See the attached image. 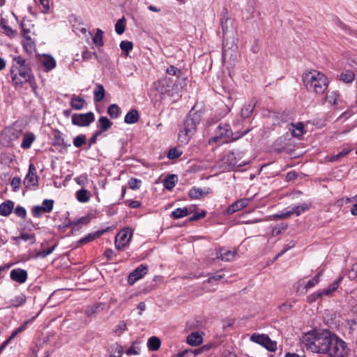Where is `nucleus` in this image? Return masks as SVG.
Here are the masks:
<instances>
[{
  "mask_svg": "<svg viewBox=\"0 0 357 357\" xmlns=\"http://www.w3.org/2000/svg\"><path fill=\"white\" fill-rule=\"evenodd\" d=\"M23 182L26 188H31L38 185V180L36 175V168L33 163L29 165L28 174Z\"/></svg>",
  "mask_w": 357,
  "mask_h": 357,
  "instance_id": "f8f14e48",
  "label": "nucleus"
},
{
  "mask_svg": "<svg viewBox=\"0 0 357 357\" xmlns=\"http://www.w3.org/2000/svg\"><path fill=\"white\" fill-rule=\"evenodd\" d=\"M76 199L81 203L88 202L90 199V192L82 188L76 192Z\"/></svg>",
  "mask_w": 357,
  "mask_h": 357,
  "instance_id": "cd10ccee",
  "label": "nucleus"
},
{
  "mask_svg": "<svg viewBox=\"0 0 357 357\" xmlns=\"http://www.w3.org/2000/svg\"><path fill=\"white\" fill-rule=\"evenodd\" d=\"M342 280V277L340 276L335 281H334L332 284H331L328 287L331 289L332 293L337 290L339 287L340 284L341 283Z\"/></svg>",
  "mask_w": 357,
  "mask_h": 357,
  "instance_id": "680f3d73",
  "label": "nucleus"
},
{
  "mask_svg": "<svg viewBox=\"0 0 357 357\" xmlns=\"http://www.w3.org/2000/svg\"><path fill=\"white\" fill-rule=\"evenodd\" d=\"M236 158H235V155H234V153H229L228 155H227V160H229V166L230 167H235V166H241L242 164L241 163H238V161H236V160H235Z\"/></svg>",
  "mask_w": 357,
  "mask_h": 357,
  "instance_id": "6e6d98bb",
  "label": "nucleus"
},
{
  "mask_svg": "<svg viewBox=\"0 0 357 357\" xmlns=\"http://www.w3.org/2000/svg\"><path fill=\"white\" fill-rule=\"evenodd\" d=\"M86 142V137L85 135H79L75 137L73 144L75 147L79 148Z\"/></svg>",
  "mask_w": 357,
  "mask_h": 357,
  "instance_id": "c03bdc74",
  "label": "nucleus"
},
{
  "mask_svg": "<svg viewBox=\"0 0 357 357\" xmlns=\"http://www.w3.org/2000/svg\"><path fill=\"white\" fill-rule=\"evenodd\" d=\"M10 75L12 82L15 87H21L24 83L28 82L33 92L37 94V84L31 73V70L26 63V60L21 56L13 58Z\"/></svg>",
  "mask_w": 357,
  "mask_h": 357,
  "instance_id": "f257e3e1",
  "label": "nucleus"
},
{
  "mask_svg": "<svg viewBox=\"0 0 357 357\" xmlns=\"http://www.w3.org/2000/svg\"><path fill=\"white\" fill-rule=\"evenodd\" d=\"M10 276L13 280L20 284H22L25 282L27 279V273L23 269H13L10 271Z\"/></svg>",
  "mask_w": 357,
  "mask_h": 357,
  "instance_id": "f3484780",
  "label": "nucleus"
},
{
  "mask_svg": "<svg viewBox=\"0 0 357 357\" xmlns=\"http://www.w3.org/2000/svg\"><path fill=\"white\" fill-rule=\"evenodd\" d=\"M26 302V297L24 294H20L19 295L15 296L10 301V304L11 307H17L23 305Z\"/></svg>",
  "mask_w": 357,
  "mask_h": 357,
  "instance_id": "c756f323",
  "label": "nucleus"
},
{
  "mask_svg": "<svg viewBox=\"0 0 357 357\" xmlns=\"http://www.w3.org/2000/svg\"><path fill=\"white\" fill-rule=\"evenodd\" d=\"M120 108L116 104H112L107 108V113L112 119H116L119 115Z\"/></svg>",
  "mask_w": 357,
  "mask_h": 357,
  "instance_id": "a19ab883",
  "label": "nucleus"
},
{
  "mask_svg": "<svg viewBox=\"0 0 357 357\" xmlns=\"http://www.w3.org/2000/svg\"><path fill=\"white\" fill-rule=\"evenodd\" d=\"M200 121V115L195 112L190 113L185 119L183 126L196 132L197 126L199 124Z\"/></svg>",
  "mask_w": 357,
  "mask_h": 357,
  "instance_id": "ddd939ff",
  "label": "nucleus"
},
{
  "mask_svg": "<svg viewBox=\"0 0 357 357\" xmlns=\"http://www.w3.org/2000/svg\"><path fill=\"white\" fill-rule=\"evenodd\" d=\"M56 245H53L47 250H44L37 254V257H41V258H45L47 256L50 255L54 250Z\"/></svg>",
  "mask_w": 357,
  "mask_h": 357,
  "instance_id": "13d9d810",
  "label": "nucleus"
},
{
  "mask_svg": "<svg viewBox=\"0 0 357 357\" xmlns=\"http://www.w3.org/2000/svg\"><path fill=\"white\" fill-rule=\"evenodd\" d=\"M14 207L13 202L10 200L6 201L0 205V215L8 216L13 211Z\"/></svg>",
  "mask_w": 357,
  "mask_h": 357,
  "instance_id": "4be33fe9",
  "label": "nucleus"
},
{
  "mask_svg": "<svg viewBox=\"0 0 357 357\" xmlns=\"http://www.w3.org/2000/svg\"><path fill=\"white\" fill-rule=\"evenodd\" d=\"M160 345L161 341L158 337L153 336L149 338L147 342V347L149 351H157L160 349Z\"/></svg>",
  "mask_w": 357,
  "mask_h": 357,
  "instance_id": "bb28decb",
  "label": "nucleus"
},
{
  "mask_svg": "<svg viewBox=\"0 0 357 357\" xmlns=\"http://www.w3.org/2000/svg\"><path fill=\"white\" fill-rule=\"evenodd\" d=\"M292 135L294 137H300L303 134V124L301 122H298L296 124H291Z\"/></svg>",
  "mask_w": 357,
  "mask_h": 357,
  "instance_id": "e433bc0d",
  "label": "nucleus"
},
{
  "mask_svg": "<svg viewBox=\"0 0 357 357\" xmlns=\"http://www.w3.org/2000/svg\"><path fill=\"white\" fill-rule=\"evenodd\" d=\"M332 294L333 293L331 291V289L328 287H327L326 289H324L322 290H319V291H318L317 292H314L312 294L308 296V300L310 302H314L317 298H321L323 296H331V295H332Z\"/></svg>",
  "mask_w": 357,
  "mask_h": 357,
  "instance_id": "a878e982",
  "label": "nucleus"
},
{
  "mask_svg": "<svg viewBox=\"0 0 357 357\" xmlns=\"http://www.w3.org/2000/svg\"><path fill=\"white\" fill-rule=\"evenodd\" d=\"M177 178L175 175H169L165 180L163 185L167 190H172L174 188Z\"/></svg>",
  "mask_w": 357,
  "mask_h": 357,
  "instance_id": "473e14b6",
  "label": "nucleus"
},
{
  "mask_svg": "<svg viewBox=\"0 0 357 357\" xmlns=\"http://www.w3.org/2000/svg\"><path fill=\"white\" fill-rule=\"evenodd\" d=\"M15 213L20 218H24L26 215V209L23 206H17L15 209Z\"/></svg>",
  "mask_w": 357,
  "mask_h": 357,
  "instance_id": "bf43d9fd",
  "label": "nucleus"
},
{
  "mask_svg": "<svg viewBox=\"0 0 357 357\" xmlns=\"http://www.w3.org/2000/svg\"><path fill=\"white\" fill-rule=\"evenodd\" d=\"M101 133L107 130L112 125V123L106 116H101L99 119Z\"/></svg>",
  "mask_w": 357,
  "mask_h": 357,
  "instance_id": "c9c22d12",
  "label": "nucleus"
},
{
  "mask_svg": "<svg viewBox=\"0 0 357 357\" xmlns=\"http://www.w3.org/2000/svg\"><path fill=\"white\" fill-rule=\"evenodd\" d=\"M93 42L97 47L103 46V31L97 29L95 36L93 37Z\"/></svg>",
  "mask_w": 357,
  "mask_h": 357,
  "instance_id": "f704fd0d",
  "label": "nucleus"
},
{
  "mask_svg": "<svg viewBox=\"0 0 357 357\" xmlns=\"http://www.w3.org/2000/svg\"><path fill=\"white\" fill-rule=\"evenodd\" d=\"M132 231L129 228L121 230L115 238V247L117 250H122L130 241Z\"/></svg>",
  "mask_w": 357,
  "mask_h": 357,
  "instance_id": "1a4fd4ad",
  "label": "nucleus"
},
{
  "mask_svg": "<svg viewBox=\"0 0 357 357\" xmlns=\"http://www.w3.org/2000/svg\"><path fill=\"white\" fill-rule=\"evenodd\" d=\"M101 305H102V304L99 303V304H98L96 305H93V306L91 307L90 308H89L87 310V311H86V313H87L88 316H91L93 314L99 312L100 310V308L102 309Z\"/></svg>",
  "mask_w": 357,
  "mask_h": 357,
  "instance_id": "4d7b16f0",
  "label": "nucleus"
},
{
  "mask_svg": "<svg viewBox=\"0 0 357 357\" xmlns=\"http://www.w3.org/2000/svg\"><path fill=\"white\" fill-rule=\"evenodd\" d=\"M35 319V317H33L32 319H29V320H28V321H25V322H24L22 326H20V327H18V328H17V329H16V330L13 333V334H12V335H11V338H12V337H15V336L18 333H20V332L23 331L24 330H25V329H26V325H27L28 324L31 323V322L33 321V319Z\"/></svg>",
  "mask_w": 357,
  "mask_h": 357,
  "instance_id": "5fc2aeb1",
  "label": "nucleus"
},
{
  "mask_svg": "<svg viewBox=\"0 0 357 357\" xmlns=\"http://www.w3.org/2000/svg\"><path fill=\"white\" fill-rule=\"evenodd\" d=\"M249 132L248 130L239 133H233L229 125L225 124L223 126L220 125L217 129L216 134L209 140V143L211 142H218L221 139H223L222 143L228 142L230 140H237L246 135Z\"/></svg>",
  "mask_w": 357,
  "mask_h": 357,
  "instance_id": "39448f33",
  "label": "nucleus"
},
{
  "mask_svg": "<svg viewBox=\"0 0 357 357\" xmlns=\"http://www.w3.org/2000/svg\"><path fill=\"white\" fill-rule=\"evenodd\" d=\"M138 119L139 113L137 110L132 109L126 114L124 118V121L128 124H132L137 122Z\"/></svg>",
  "mask_w": 357,
  "mask_h": 357,
  "instance_id": "393cba45",
  "label": "nucleus"
},
{
  "mask_svg": "<svg viewBox=\"0 0 357 357\" xmlns=\"http://www.w3.org/2000/svg\"><path fill=\"white\" fill-rule=\"evenodd\" d=\"M250 201V199L244 198L238 199L234 202L232 204H231L226 210V213L227 215H231L235 212L245 208L248 206Z\"/></svg>",
  "mask_w": 357,
  "mask_h": 357,
  "instance_id": "2eb2a0df",
  "label": "nucleus"
},
{
  "mask_svg": "<svg viewBox=\"0 0 357 357\" xmlns=\"http://www.w3.org/2000/svg\"><path fill=\"white\" fill-rule=\"evenodd\" d=\"M13 240L16 242H20V241H30L31 243H33L36 241L34 234H27V233H22L19 236L13 237Z\"/></svg>",
  "mask_w": 357,
  "mask_h": 357,
  "instance_id": "72a5a7b5",
  "label": "nucleus"
},
{
  "mask_svg": "<svg viewBox=\"0 0 357 357\" xmlns=\"http://www.w3.org/2000/svg\"><path fill=\"white\" fill-rule=\"evenodd\" d=\"M202 335L196 332L190 333L187 337V343L191 346H198L202 343Z\"/></svg>",
  "mask_w": 357,
  "mask_h": 357,
  "instance_id": "5701e85b",
  "label": "nucleus"
},
{
  "mask_svg": "<svg viewBox=\"0 0 357 357\" xmlns=\"http://www.w3.org/2000/svg\"><path fill=\"white\" fill-rule=\"evenodd\" d=\"M123 354V348L120 346H117L114 353L110 354L109 357H121Z\"/></svg>",
  "mask_w": 357,
  "mask_h": 357,
  "instance_id": "338daca9",
  "label": "nucleus"
},
{
  "mask_svg": "<svg viewBox=\"0 0 357 357\" xmlns=\"http://www.w3.org/2000/svg\"><path fill=\"white\" fill-rule=\"evenodd\" d=\"M148 266L145 264H141L131 272L128 276V282L130 284H133L137 280L142 278L147 273Z\"/></svg>",
  "mask_w": 357,
  "mask_h": 357,
  "instance_id": "4468645a",
  "label": "nucleus"
},
{
  "mask_svg": "<svg viewBox=\"0 0 357 357\" xmlns=\"http://www.w3.org/2000/svg\"><path fill=\"white\" fill-rule=\"evenodd\" d=\"M339 98L340 94L338 91H328L326 95V100L331 105H337Z\"/></svg>",
  "mask_w": 357,
  "mask_h": 357,
  "instance_id": "2f4dec72",
  "label": "nucleus"
},
{
  "mask_svg": "<svg viewBox=\"0 0 357 357\" xmlns=\"http://www.w3.org/2000/svg\"><path fill=\"white\" fill-rule=\"evenodd\" d=\"M40 63L45 68V70L48 72L56 67V60L50 55L45 54L40 59Z\"/></svg>",
  "mask_w": 357,
  "mask_h": 357,
  "instance_id": "6ab92c4d",
  "label": "nucleus"
},
{
  "mask_svg": "<svg viewBox=\"0 0 357 357\" xmlns=\"http://www.w3.org/2000/svg\"><path fill=\"white\" fill-rule=\"evenodd\" d=\"M94 120L95 116L92 112L85 114H75L72 116V123L79 127L89 126Z\"/></svg>",
  "mask_w": 357,
  "mask_h": 357,
  "instance_id": "0eeeda50",
  "label": "nucleus"
},
{
  "mask_svg": "<svg viewBox=\"0 0 357 357\" xmlns=\"http://www.w3.org/2000/svg\"><path fill=\"white\" fill-rule=\"evenodd\" d=\"M142 181L139 179L132 178L128 181L129 188L132 190L139 189L141 186Z\"/></svg>",
  "mask_w": 357,
  "mask_h": 357,
  "instance_id": "8fccbe9b",
  "label": "nucleus"
},
{
  "mask_svg": "<svg viewBox=\"0 0 357 357\" xmlns=\"http://www.w3.org/2000/svg\"><path fill=\"white\" fill-rule=\"evenodd\" d=\"M54 144L62 147H68L70 146V144L65 143L64 139L63 138L62 135L60 132H55Z\"/></svg>",
  "mask_w": 357,
  "mask_h": 357,
  "instance_id": "37998d69",
  "label": "nucleus"
},
{
  "mask_svg": "<svg viewBox=\"0 0 357 357\" xmlns=\"http://www.w3.org/2000/svg\"><path fill=\"white\" fill-rule=\"evenodd\" d=\"M250 340L254 342L262 345L269 351H275L277 349L276 342L272 341L266 335L253 334L250 337Z\"/></svg>",
  "mask_w": 357,
  "mask_h": 357,
  "instance_id": "6e6552de",
  "label": "nucleus"
},
{
  "mask_svg": "<svg viewBox=\"0 0 357 357\" xmlns=\"http://www.w3.org/2000/svg\"><path fill=\"white\" fill-rule=\"evenodd\" d=\"M125 18L119 19L115 24V31L117 34L121 35L125 31Z\"/></svg>",
  "mask_w": 357,
  "mask_h": 357,
  "instance_id": "a18cd8bd",
  "label": "nucleus"
},
{
  "mask_svg": "<svg viewBox=\"0 0 357 357\" xmlns=\"http://www.w3.org/2000/svg\"><path fill=\"white\" fill-rule=\"evenodd\" d=\"M235 255V252L220 248L217 252L216 258L222 261H231L234 259Z\"/></svg>",
  "mask_w": 357,
  "mask_h": 357,
  "instance_id": "aec40b11",
  "label": "nucleus"
},
{
  "mask_svg": "<svg viewBox=\"0 0 357 357\" xmlns=\"http://www.w3.org/2000/svg\"><path fill=\"white\" fill-rule=\"evenodd\" d=\"M310 208V204L303 203L301 205L295 206L291 208L289 207L287 211L281 214L275 215V218H288L291 215H300L303 212L307 211Z\"/></svg>",
  "mask_w": 357,
  "mask_h": 357,
  "instance_id": "9d476101",
  "label": "nucleus"
},
{
  "mask_svg": "<svg viewBox=\"0 0 357 357\" xmlns=\"http://www.w3.org/2000/svg\"><path fill=\"white\" fill-rule=\"evenodd\" d=\"M177 80H174L171 77H165L155 82V89L161 94H166L168 96H174L178 94L181 87L176 83Z\"/></svg>",
  "mask_w": 357,
  "mask_h": 357,
  "instance_id": "423d86ee",
  "label": "nucleus"
},
{
  "mask_svg": "<svg viewBox=\"0 0 357 357\" xmlns=\"http://www.w3.org/2000/svg\"><path fill=\"white\" fill-rule=\"evenodd\" d=\"M296 245L295 241H292L288 243V245L286 246L284 249H283L281 252H280L276 256L275 259H278L279 257L282 256L283 254H284L287 250H289L290 248H294Z\"/></svg>",
  "mask_w": 357,
  "mask_h": 357,
  "instance_id": "69168bd1",
  "label": "nucleus"
},
{
  "mask_svg": "<svg viewBox=\"0 0 357 357\" xmlns=\"http://www.w3.org/2000/svg\"><path fill=\"white\" fill-rule=\"evenodd\" d=\"M85 103L84 99L80 96L73 95L70 99L71 107L77 110L83 109Z\"/></svg>",
  "mask_w": 357,
  "mask_h": 357,
  "instance_id": "b1692460",
  "label": "nucleus"
},
{
  "mask_svg": "<svg viewBox=\"0 0 357 357\" xmlns=\"http://www.w3.org/2000/svg\"><path fill=\"white\" fill-rule=\"evenodd\" d=\"M195 133L193 130H190L189 128H185L183 126V128L181 129L178 139L180 142V143L183 144H186L190 141V138L193 136V135Z\"/></svg>",
  "mask_w": 357,
  "mask_h": 357,
  "instance_id": "a211bd4d",
  "label": "nucleus"
},
{
  "mask_svg": "<svg viewBox=\"0 0 357 357\" xmlns=\"http://www.w3.org/2000/svg\"><path fill=\"white\" fill-rule=\"evenodd\" d=\"M54 206L52 199H45L42 205L33 207L31 213L34 217H40L42 214L52 211Z\"/></svg>",
  "mask_w": 357,
  "mask_h": 357,
  "instance_id": "9b49d317",
  "label": "nucleus"
},
{
  "mask_svg": "<svg viewBox=\"0 0 357 357\" xmlns=\"http://www.w3.org/2000/svg\"><path fill=\"white\" fill-rule=\"evenodd\" d=\"M321 274V272H319L317 275H316L312 280H309L307 283L306 284L305 288L306 289H310L315 286L317 284H318L319 281V277Z\"/></svg>",
  "mask_w": 357,
  "mask_h": 357,
  "instance_id": "3c124183",
  "label": "nucleus"
},
{
  "mask_svg": "<svg viewBox=\"0 0 357 357\" xmlns=\"http://www.w3.org/2000/svg\"><path fill=\"white\" fill-rule=\"evenodd\" d=\"M342 280V277L340 276L335 281H334L332 284H331L328 287L331 289L332 293L337 290L339 287L340 284L341 283Z\"/></svg>",
  "mask_w": 357,
  "mask_h": 357,
  "instance_id": "052dcab7",
  "label": "nucleus"
},
{
  "mask_svg": "<svg viewBox=\"0 0 357 357\" xmlns=\"http://www.w3.org/2000/svg\"><path fill=\"white\" fill-rule=\"evenodd\" d=\"M4 137H8L10 141L15 140L19 137V132L13 129L8 128L4 130L1 137L3 139Z\"/></svg>",
  "mask_w": 357,
  "mask_h": 357,
  "instance_id": "58836bf2",
  "label": "nucleus"
},
{
  "mask_svg": "<svg viewBox=\"0 0 357 357\" xmlns=\"http://www.w3.org/2000/svg\"><path fill=\"white\" fill-rule=\"evenodd\" d=\"M303 82L305 89L310 92L317 94L323 93L328 88L326 76L317 70H312L303 74Z\"/></svg>",
  "mask_w": 357,
  "mask_h": 357,
  "instance_id": "7ed1b4c3",
  "label": "nucleus"
},
{
  "mask_svg": "<svg viewBox=\"0 0 357 357\" xmlns=\"http://www.w3.org/2000/svg\"><path fill=\"white\" fill-rule=\"evenodd\" d=\"M21 183V179L19 177H14L11 181V186L14 191L19 190Z\"/></svg>",
  "mask_w": 357,
  "mask_h": 357,
  "instance_id": "e2e57ef3",
  "label": "nucleus"
},
{
  "mask_svg": "<svg viewBox=\"0 0 357 357\" xmlns=\"http://www.w3.org/2000/svg\"><path fill=\"white\" fill-rule=\"evenodd\" d=\"M82 57H83V59L88 60V59H91L93 57L96 59H98V55L96 54V52H91L88 50H86V51L83 52Z\"/></svg>",
  "mask_w": 357,
  "mask_h": 357,
  "instance_id": "0e129e2a",
  "label": "nucleus"
},
{
  "mask_svg": "<svg viewBox=\"0 0 357 357\" xmlns=\"http://www.w3.org/2000/svg\"><path fill=\"white\" fill-rule=\"evenodd\" d=\"M22 33H23V47L26 52L29 54H32L36 50V45L34 41L29 36L27 35L28 31L22 27Z\"/></svg>",
  "mask_w": 357,
  "mask_h": 357,
  "instance_id": "dca6fc26",
  "label": "nucleus"
},
{
  "mask_svg": "<svg viewBox=\"0 0 357 357\" xmlns=\"http://www.w3.org/2000/svg\"><path fill=\"white\" fill-rule=\"evenodd\" d=\"M351 151H352V149H351V148H344L340 153H338L337 155H332L330 158H328V161H330V162L337 161L340 158L347 155Z\"/></svg>",
  "mask_w": 357,
  "mask_h": 357,
  "instance_id": "ea45409f",
  "label": "nucleus"
},
{
  "mask_svg": "<svg viewBox=\"0 0 357 357\" xmlns=\"http://www.w3.org/2000/svg\"><path fill=\"white\" fill-rule=\"evenodd\" d=\"M120 47L121 49L126 52L127 54L132 50L133 48V44L132 42L128 40H123L120 43Z\"/></svg>",
  "mask_w": 357,
  "mask_h": 357,
  "instance_id": "09e8293b",
  "label": "nucleus"
},
{
  "mask_svg": "<svg viewBox=\"0 0 357 357\" xmlns=\"http://www.w3.org/2000/svg\"><path fill=\"white\" fill-rule=\"evenodd\" d=\"M349 351L347 344L340 337L332 333L328 347L324 354L330 357H345Z\"/></svg>",
  "mask_w": 357,
  "mask_h": 357,
  "instance_id": "20e7f679",
  "label": "nucleus"
},
{
  "mask_svg": "<svg viewBox=\"0 0 357 357\" xmlns=\"http://www.w3.org/2000/svg\"><path fill=\"white\" fill-rule=\"evenodd\" d=\"M188 195L192 199H199L204 193L201 189L193 188L189 191Z\"/></svg>",
  "mask_w": 357,
  "mask_h": 357,
  "instance_id": "de8ad7c7",
  "label": "nucleus"
},
{
  "mask_svg": "<svg viewBox=\"0 0 357 357\" xmlns=\"http://www.w3.org/2000/svg\"><path fill=\"white\" fill-rule=\"evenodd\" d=\"M36 136L32 132H26L23 135V139L21 147L24 149H28L31 147L32 143L35 141Z\"/></svg>",
  "mask_w": 357,
  "mask_h": 357,
  "instance_id": "412c9836",
  "label": "nucleus"
},
{
  "mask_svg": "<svg viewBox=\"0 0 357 357\" xmlns=\"http://www.w3.org/2000/svg\"><path fill=\"white\" fill-rule=\"evenodd\" d=\"M187 208H178L172 213V216L175 219L183 218L188 215Z\"/></svg>",
  "mask_w": 357,
  "mask_h": 357,
  "instance_id": "79ce46f5",
  "label": "nucleus"
},
{
  "mask_svg": "<svg viewBox=\"0 0 357 357\" xmlns=\"http://www.w3.org/2000/svg\"><path fill=\"white\" fill-rule=\"evenodd\" d=\"M254 108L255 105L253 103H248V105H244L241 109V116L243 119L248 118L252 113Z\"/></svg>",
  "mask_w": 357,
  "mask_h": 357,
  "instance_id": "4c0bfd02",
  "label": "nucleus"
},
{
  "mask_svg": "<svg viewBox=\"0 0 357 357\" xmlns=\"http://www.w3.org/2000/svg\"><path fill=\"white\" fill-rule=\"evenodd\" d=\"M331 333V331L326 329H314L303 334L301 342L307 350L324 354L328 347Z\"/></svg>",
  "mask_w": 357,
  "mask_h": 357,
  "instance_id": "f03ea898",
  "label": "nucleus"
},
{
  "mask_svg": "<svg viewBox=\"0 0 357 357\" xmlns=\"http://www.w3.org/2000/svg\"><path fill=\"white\" fill-rule=\"evenodd\" d=\"M166 73L169 75L176 76V79H178L181 75V70L174 66H169L166 69Z\"/></svg>",
  "mask_w": 357,
  "mask_h": 357,
  "instance_id": "49530a36",
  "label": "nucleus"
},
{
  "mask_svg": "<svg viewBox=\"0 0 357 357\" xmlns=\"http://www.w3.org/2000/svg\"><path fill=\"white\" fill-rule=\"evenodd\" d=\"M94 101L100 102L103 100L105 94L104 86L100 84H97L94 89Z\"/></svg>",
  "mask_w": 357,
  "mask_h": 357,
  "instance_id": "c85d7f7f",
  "label": "nucleus"
},
{
  "mask_svg": "<svg viewBox=\"0 0 357 357\" xmlns=\"http://www.w3.org/2000/svg\"><path fill=\"white\" fill-rule=\"evenodd\" d=\"M340 77L344 82L351 83L354 80L355 74L352 70H346L340 74Z\"/></svg>",
  "mask_w": 357,
  "mask_h": 357,
  "instance_id": "7c9ffc66",
  "label": "nucleus"
},
{
  "mask_svg": "<svg viewBox=\"0 0 357 357\" xmlns=\"http://www.w3.org/2000/svg\"><path fill=\"white\" fill-rule=\"evenodd\" d=\"M223 278V276L219 273H216L214 275L211 276V277H209L208 279H207V282L208 283H212L214 281H218L220 280V279H222Z\"/></svg>",
  "mask_w": 357,
  "mask_h": 357,
  "instance_id": "774afa93",
  "label": "nucleus"
},
{
  "mask_svg": "<svg viewBox=\"0 0 357 357\" xmlns=\"http://www.w3.org/2000/svg\"><path fill=\"white\" fill-rule=\"evenodd\" d=\"M182 154V151L176 149H172L169 151L167 157L169 159H176L180 157Z\"/></svg>",
  "mask_w": 357,
  "mask_h": 357,
  "instance_id": "864d4df0",
  "label": "nucleus"
},
{
  "mask_svg": "<svg viewBox=\"0 0 357 357\" xmlns=\"http://www.w3.org/2000/svg\"><path fill=\"white\" fill-rule=\"evenodd\" d=\"M75 181L79 185L85 186L88 183V176L84 174L75 178Z\"/></svg>",
  "mask_w": 357,
  "mask_h": 357,
  "instance_id": "603ef678",
  "label": "nucleus"
}]
</instances>
